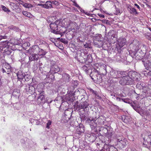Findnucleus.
Here are the masks:
<instances>
[{
    "mask_svg": "<svg viewBox=\"0 0 151 151\" xmlns=\"http://www.w3.org/2000/svg\"><path fill=\"white\" fill-rule=\"evenodd\" d=\"M105 120L103 116L98 115V117L96 116L88 118L86 120V122L89 124L91 128H95L96 127L97 125H104Z\"/></svg>",
    "mask_w": 151,
    "mask_h": 151,
    "instance_id": "nucleus-1",
    "label": "nucleus"
},
{
    "mask_svg": "<svg viewBox=\"0 0 151 151\" xmlns=\"http://www.w3.org/2000/svg\"><path fill=\"white\" fill-rule=\"evenodd\" d=\"M98 66H99L98 64H95L94 67V69H93L90 74V76L91 79L95 82L99 81L101 79V75L99 72L98 70L97 69H98Z\"/></svg>",
    "mask_w": 151,
    "mask_h": 151,
    "instance_id": "nucleus-2",
    "label": "nucleus"
},
{
    "mask_svg": "<svg viewBox=\"0 0 151 151\" xmlns=\"http://www.w3.org/2000/svg\"><path fill=\"white\" fill-rule=\"evenodd\" d=\"M142 137L144 140L143 146L148 148L151 147V134L147 133H144L142 134Z\"/></svg>",
    "mask_w": 151,
    "mask_h": 151,
    "instance_id": "nucleus-3",
    "label": "nucleus"
},
{
    "mask_svg": "<svg viewBox=\"0 0 151 151\" xmlns=\"http://www.w3.org/2000/svg\"><path fill=\"white\" fill-rule=\"evenodd\" d=\"M142 61L146 69L148 70L151 68V55L149 53L145 55Z\"/></svg>",
    "mask_w": 151,
    "mask_h": 151,
    "instance_id": "nucleus-4",
    "label": "nucleus"
},
{
    "mask_svg": "<svg viewBox=\"0 0 151 151\" xmlns=\"http://www.w3.org/2000/svg\"><path fill=\"white\" fill-rule=\"evenodd\" d=\"M119 82V83L122 85H132L134 83L133 80L128 76L122 77Z\"/></svg>",
    "mask_w": 151,
    "mask_h": 151,
    "instance_id": "nucleus-5",
    "label": "nucleus"
},
{
    "mask_svg": "<svg viewBox=\"0 0 151 151\" xmlns=\"http://www.w3.org/2000/svg\"><path fill=\"white\" fill-rule=\"evenodd\" d=\"M117 145L120 148H124L127 145V141L122 136L117 137Z\"/></svg>",
    "mask_w": 151,
    "mask_h": 151,
    "instance_id": "nucleus-6",
    "label": "nucleus"
},
{
    "mask_svg": "<svg viewBox=\"0 0 151 151\" xmlns=\"http://www.w3.org/2000/svg\"><path fill=\"white\" fill-rule=\"evenodd\" d=\"M59 23L58 21H56L54 23H51L50 24V27L52 30V32L56 34L61 33L60 30L58 31V24Z\"/></svg>",
    "mask_w": 151,
    "mask_h": 151,
    "instance_id": "nucleus-7",
    "label": "nucleus"
},
{
    "mask_svg": "<svg viewBox=\"0 0 151 151\" xmlns=\"http://www.w3.org/2000/svg\"><path fill=\"white\" fill-rule=\"evenodd\" d=\"M102 130H104V133L107 134V135L109 137H111L113 134V130L110 126H108L107 128L101 127L100 128V131Z\"/></svg>",
    "mask_w": 151,
    "mask_h": 151,
    "instance_id": "nucleus-8",
    "label": "nucleus"
},
{
    "mask_svg": "<svg viewBox=\"0 0 151 151\" xmlns=\"http://www.w3.org/2000/svg\"><path fill=\"white\" fill-rule=\"evenodd\" d=\"M78 102V104H77V107L79 110L81 109H83L84 110L89 105V104L88 102L86 101H83V99H82L80 101L79 103L78 101H76V103Z\"/></svg>",
    "mask_w": 151,
    "mask_h": 151,
    "instance_id": "nucleus-9",
    "label": "nucleus"
},
{
    "mask_svg": "<svg viewBox=\"0 0 151 151\" xmlns=\"http://www.w3.org/2000/svg\"><path fill=\"white\" fill-rule=\"evenodd\" d=\"M99 68L98 71L101 75L105 76L107 74L106 70V65L102 63L99 64Z\"/></svg>",
    "mask_w": 151,
    "mask_h": 151,
    "instance_id": "nucleus-10",
    "label": "nucleus"
},
{
    "mask_svg": "<svg viewBox=\"0 0 151 151\" xmlns=\"http://www.w3.org/2000/svg\"><path fill=\"white\" fill-rule=\"evenodd\" d=\"M60 70V68L57 65L54 66L51 68L50 72L51 74L50 76L51 77V79L52 81L54 80L55 78V76L53 74L58 73Z\"/></svg>",
    "mask_w": 151,
    "mask_h": 151,
    "instance_id": "nucleus-11",
    "label": "nucleus"
},
{
    "mask_svg": "<svg viewBox=\"0 0 151 151\" xmlns=\"http://www.w3.org/2000/svg\"><path fill=\"white\" fill-rule=\"evenodd\" d=\"M139 73L136 72L132 71H130L128 73V76H130V78L133 80V82L134 83V81H138Z\"/></svg>",
    "mask_w": 151,
    "mask_h": 151,
    "instance_id": "nucleus-12",
    "label": "nucleus"
},
{
    "mask_svg": "<svg viewBox=\"0 0 151 151\" xmlns=\"http://www.w3.org/2000/svg\"><path fill=\"white\" fill-rule=\"evenodd\" d=\"M126 42V40L125 39L123 38L122 37H120L118 40V44L117 45H119V48L118 49L117 46V49H118V51L120 53L121 52V48L124 46Z\"/></svg>",
    "mask_w": 151,
    "mask_h": 151,
    "instance_id": "nucleus-13",
    "label": "nucleus"
},
{
    "mask_svg": "<svg viewBox=\"0 0 151 151\" xmlns=\"http://www.w3.org/2000/svg\"><path fill=\"white\" fill-rule=\"evenodd\" d=\"M69 23L67 30L68 32L72 31L73 32H75L76 31L75 28L77 26V24L75 22L71 21Z\"/></svg>",
    "mask_w": 151,
    "mask_h": 151,
    "instance_id": "nucleus-14",
    "label": "nucleus"
},
{
    "mask_svg": "<svg viewBox=\"0 0 151 151\" xmlns=\"http://www.w3.org/2000/svg\"><path fill=\"white\" fill-rule=\"evenodd\" d=\"M146 54H145L141 50L139 49L135 53V56L136 59L138 60L142 59V60L143 59V57L144 55L145 56Z\"/></svg>",
    "mask_w": 151,
    "mask_h": 151,
    "instance_id": "nucleus-15",
    "label": "nucleus"
},
{
    "mask_svg": "<svg viewBox=\"0 0 151 151\" xmlns=\"http://www.w3.org/2000/svg\"><path fill=\"white\" fill-rule=\"evenodd\" d=\"M70 91L71 90L70 89V91H68V96L66 97V99H67V101H73L75 98L74 96L76 95L75 93L76 91H75V92Z\"/></svg>",
    "mask_w": 151,
    "mask_h": 151,
    "instance_id": "nucleus-16",
    "label": "nucleus"
},
{
    "mask_svg": "<svg viewBox=\"0 0 151 151\" xmlns=\"http://www.w3.org/2000/svg\"><path fill=\"white\" fill-rule=\"evenodd\" d=\"M1 70L3 73H5L9 74L11 72V66L9 64H5Z\"/></svg>",
    "mask_w": 151,
    "mask_h": 151,
    "instance_id": "nucleus-17",
    "label": "nucleus"
},
{
    "mask_svg": "<svg viewBox=\"0 0 151 151\" xmlns=\"http://www.w3.org/2000/svg\"><path fill=\"white\" fill-rule=\"evenodd\" d=\"M10 44L8 41L1 42L0 43V50H2L4 48H9Z\"/></svg>",
    "mask_w": 151,
    "mask_h": 151,
    "instance_id": "nucleus-18",
    "label": "nucleus"
},
{
    "mask_svg": "<svg viewBox=\"0 0 151 151\" xmlns=\"http://www.w3.org/2000/svg\"><path fill=\"white\" fill-rule=\"evenodd\" d=\"M78 61L81 63H85L87 61L88 59H86V56L84 54L83 55L82 54H79L77 56Z\"/></svg>",
    "mask_w": 151,
    "mask_h": 151,
    "instance_id": "nucleus-19",
    "label": "nucleus"
},
{
    "mask_svg": "<svg viewBox=\"0 0 151 151\" xmlns=\"http://www.w3.org/2000/svg\"><path fill=\"white\" fill-rule=\"evenodd\" d=\"M111 77L113 78H119L122 77L119 74V71L116 70L112 71L110 72Z\"/></svg>",
    "mask_w": 151,
    "mask_h": 151,
    "instance_id": "nucleus-20",
    "label": "nucleus"
},
{
    "mask_svg": "<svg viewBox=\"0 0 151 151\" xmlns=\"http://www.w3.org/2000/svg\"><path fill=\"white\" fill-rule=\"evenodd\" d=\"M46 100L45 97H38L37 100V102L38 104H43L45 103Z\"/></svg>",
    "mask_w": 151,
    "mask_h": 151,
    "instance_id": "nucleus-21",
    "label": "nucleus"
},
{
    "mask_svg": "<svg viewBox=\"0 0 151 151\" xmlns=\"http://www.w3.org/2000/svg\"><path fill=\"white\" fill-rule=\"evenodd\" d=\"M128 8L129 9L130 13L131 14L135 15L139 14V13L137 11V10L135 8L132 7L131 5H129L128 6Z\"/></svg>",
    "mask_w": 151,
    "mask_h": 151,
    "instance_id": "nucleus-22",
    "label": "nucleus"
},
{
    "mask_svg": "<svg viewBox=\"0 0 151 151\" xmlns=\"http://www.w3.org/2000/svg\"><path fill=\"white\" fill-rule=\"evenodd\" d=\"M70 20H69L68 19H65L62 20L61 24L63 27L67 29L68 25L70 24L69 23H70Z\"/></svg>",
    "mask_w": 151,
    "mask_h": 151,
    "instance_id": "nucleus-23",
    "label": "nucleus"
},
{
    "mask_svg": "<svg viewBox=\"0 0 151 151\" xmlns=\"http://www.w3.org/2000/svg\"><path fill=\"white\" fill-rule=\"evenodd\" d=\"M31 49L32 52L35 54H37L39 50H40V48L38 46L35 45L32 46Z\"/></svg>",
    "mask_w": 151,
    "mask_h": 151,
    "instance_id": "nucleus-24",
    "label": "nucleus"
},
{
    "mask_svg": "<svg viewBox=\"0 0 151 151\" xmlns=\"http://www.w3.org/2000/svg\"><path fill=\"white\" fill-rule=\"evenodd\" d=\"M43 7L47 9L52 8L51 2L50 1H47L45 4L43 5Z\"/></svg>",
    "mask_w": 151,
    "mask_h": 151,
    "instance_id": "nucleus-25",
    "label": "nucleus"
},
{
    "mask_svg": "<svg viewBox=\"0 0 151 151\" xmlns=\"http://www.w3.org/2000/svg\"><path fill=\"white\" fill-rule=\"evenodd\" d=\"M22 13L23 15L29 18L33 19L34 18V16L29 12L27 11H23Z\"/></svg>",
    "mask_w": 151,
    "mask_h": 151,
    "instance_id": "nucleus-26",
    "label": "nucleus"
},
{
    "mask_svg": "<svg viewBox=\"0 0 151 151\" xmlns=\"http://www.w3.org/2000/svg\"><path fill=\"white\" fill-rule=\"evenodd\" d=\"M94 43L95 45L98 47H100L102 46V41L100 40H98L97 41V38L94 41Z\"/></svg>",
    "mask_w": 151,
    "mask_h": 151,
    "instance_id": "nucleus-27",
    "label": "nucleus"
},
{
    "mask_svg": "<svg viewBox=\"0 0 151 151\" xmlns=\"http://www.w3.org/2000/svg\"><path fill=\"white\" fill-rule=\"evenodd\" d=\"M63 78L66 82H68L70 76L69 74L65 73L63 75Z\"/></svg>",
    "mask_w": 151,
    "mask_h": 151,
    "instance_id": "nucleus-28",
    "label": "nucleus"
},
{
    "mask_svg": "<svg viewBox=\"0 0 151 151\" xmlns=\"http://www.w3.org/2000/svg\"><path fill=\"white\" fill-rule=\"evenodd\" d=\"M24 73H23L21 72H18L17 74L18 79L20 81L23 79L24 77Z\"/></svg>",
    "mask_w": 151,
    "mask_h": 151,
    "instance_id": "nucleus-29",
    "label": "nucleus"
},
{
    "mask_svg": "<svg viewBox=\"0 0 151 151\" xmlns=\"http://www.w3.org/2000/svg\"><path fill=\"white\" fill-rule=\"evenodd\" d=\"M46 53V51L44 50H43L40 49V50H39V52L37 53V55L39 56L40 55H45Z\"/></svg>",
    "mask_w": 151,
    "mask_h": 151,
    "instance_id": "nucleus-30",
    "label": "nucleus"
},
{
    "mask_svg": "<svg viewBox=\"0 0 151 151\" xmlns=\"http://www.w3.org/2000/svg\"><path fill=\"white\" fill-rule=\"evenodd\" d=\"M12 94L15 96H19L20 95L19 90L17 89L14 90Z\"/></svg>",
    "mask_w": 151,
    "mask_h": 151,
    "instance_id": "nucleus-31",
    "label": "nucleus"
},
{
    "mask_svg": "<svg viewBox=\"0 0 151 151\" xmlns=\"http://www.w3.org/2000/svg\"><path fill=\"white\" fill-rule=\"evenodd\" d=\"M71 1L73 2V5L77 7L78 9H80L81 8V7L79 5L77 4L76 1L74 0H71Z\"/></svg>",
    "mask_w": 151,
    "mask_h": 151,
    "instance_id": "nucleus-32",
    "label": "nucleus"
},
{
    "mask_svg": "<svg viewBox=\"0 0 151 151\" xmlns=\"http://www.w3.org/2000/svg\"><path fill=\"white\" fill-rule=\"evenodd\" d=\"M38 91L40 93L38 97H45V92L43 90Z\"/></svg>",
    "mask_w": 151,
    "mask_h": 151,
    "instance_id": "nucleus-33",
    "label": "nucleus"
},
{
    "mask_svg": "<svg viewBox=\"0 0 151 151\" xmlns=\"http://www.w3.org/2000/svg\"><path fill=\"white\" fill-rule=\"evenodd\" d=\"M82 70L84 71L86 73H88L89 69L86 66L84 65L82 68Z\"/></svg>",
    "mask_w": 151,
    "mask_h": 151,
    "instance_id": "nucleus-34",
    "label": "nucleus"
},
{
    "mask_svg": "<svg viewBox=\"0 0 151 151\" xmlns=\"http://www.w3.org/2000/svg\"><path fill=\"white\" fill-rule=\"evenodd\" d=\"M24 78L25 81H29L31 79L30 76L28 75H24Z\"/></svg>",
    "mask_w": 151,
    "mask_h": 151,
    "instance_id": "nucleus-35",
    "label": "nucleus"
},
{
    "mask_svg": "<svg viewBox=\"0 0 151 151\" xmlns=\"http://www.w3.org/2000/svg\"><path fill=\"white\" fill-rule=\"evenodd\" d=\"M1 7L3 10L4 12H10V10H9V9L7 8L3 5H2Z\"/></svg>",
    "mask_w": 151,
    "mask_h": 151,
    "instance_id": "nucleus-36",
    "label": "nucleus"
},
{
    "mask_svg": "<svg viewBox=\"0 0 151 151\" xmlns=\"http://www.w3.org/2000/svg\"><path fill=\"white\" fill-rule=\"evenodd\" d=\"M113 32H114V31L113 30L110 31L108 33V35L109 37L110 36H111V37H109V38H112V37H113V38L114 37L115 35H111Z\"/></svg>",
    "mask_w": 151,
    "mask_h": 151,
    "instance_id": "nucleus-37",
    "label": "nucleus"
},
{
    "mask_svg": "<svg viewBox=\"0 0 151 151\" xmlns=\"http://www.w3.org/2000/svg\"><path fill=\"white\" fill-rule=\"evenodd\" d=\"M54 18L53 17H49L47 18V21L49 23H52V22H53V19L52 18Z\"/></svg>",
    "mask_w": 151,
    "mask_h": 151,
    "instance_id": "nucleus-38",
    "label": "nucleus"
},
{
    "mask_svg": "<svg viewBox=\"0 0 151 151\" xmlns=\"http://www.w3.org/2000/svg\"><path fill=\"white\" fill-rule=\"evenodd\" d=\"M33 58H34V60H37L39 59V55L37 54H35L34 55H33Z\"/></svg>",
    "mask_w": 151,
    "mask_h": 151,
    "instance_id": "nucleus-39",
    "label": "nucleus"
},
{
    "mask_svg": "<svg viewBox=\"0 0 151 151\" xmlns=\"http://www.w3.org/2000/svg\"><path fill=\"white\" fill-rule=\"evenodd\" d=\"M70 90H71L70 91H73V92H74V90L75 89V88L74 86H70L69 87H68V91H70Z\"/></svg>",
    "mask_w": 151,
    "mask_h": 151,
    "instance_id": "nucleus-40",
    "label": "nucleus"
},
{
    "mask_svg": "<svg viewBox=\"0 0 151 151\" xmlns=\"http://www.w3.org/2000/svg\"><path fill=\"white\" fill-rule=\"evenodd\" d=\"M52 122L51 121L49 120L48 121L47 123L46 124V127L48 129L50 128V126Z\"/></svg>",
    "mask_w": 151,
    "mask_h": 151,
    "instance_id": "nucleus-41",
    "label": "nucleus"
},
{
    "mask_svg": "<svg viewBox=\"0 0 151 151\" xmlns=\"http://www.w3.org/2000/svg\"><path fill=\"white\" fill-rule=\"evenodd\" d=\"M126 72H120L119 71V74L120 75L122 76L121 77H124V76H125L126 74H125Z\"/></svg>",
    "mask_w": 151,
    "mask_h": 151,
    "instance_id": "nucleus-42",
    "label": "nucleus"
},
{
    "mask_svg": "<svg viewBox=\"0 0 151 151\" xmlns=\"http://www.w3.org/2000/svg\"><path fill=\"white\" fill-rule=\"evenodd\" d=\"M51 3L52 4H54L56 6H58V5H59V3L58 1H52Z\"/></svg>",
    "mask_w": 151,
    "mask_h": 151,
    "instance_id": "nucleus-43",
    "label": "nucleus"
},
{
    "mask_svg": "<svg viewBox=\"0 0 151 151\" xmlns=\"http://www.w3.org/2000/svg\"><path fill=\"white\" fill-rule=\"evenodd\" d=\"M77 130L79 131L80 132V134L83 132L84 131V129L83 128L78 127V128L77 129Z\"/></svg>",
    "mask_w": 151,
    "mask_h": 151,
    "instance_id": "nucleus-44",
    "label": "nucleus"
},
{
    "mask_svg": "<svg viewBox=\"0 0 151 151\" xmlns=\"http://www.w3.org/2000/svg\"><path fill=\"white\" fill-rule=\"evenodd\" d=\"M90 92L92 93L93 94L96 96L97 94V92L96 91H94L92 89H90Z\"/></svg>",
    "mask_w": 151,
    "mask_h": 151,
    "instance_id": "nucleus-45",
    "label": "nucleus"
},
{
    "mask_svg": "<svg viewBox=\"0 0 151 151\" xmlns=\"http://www.w3.org/2000/svg\"><path fill=\"white\" fill-rule=\"evenodd\" d=\"M86 118V114L84 113L82 114L81 119H85Z\"/></svg>",
    "mask_w": 151,
    "mask_h": 151,
    "instance_id": "nucleus-46",
    "label": "nucleus"
},
{
    "mask_svg": "<svg viewBox=\"0 0 151 151\" xmlns=\"http://www.w3.org/2000/svg\"><path fill=\"white\" fill-rule=\"evenodd\" d=\"M21 1V3H22V5H23V6L25 8H27V3H24L23 1Z\"/></svg>",
    "mask_w": 151,
    "mask_h": 151,
    "instance_id": "nucleus-47",
    "label": "nucleus"
},
{
    "mask_svg": "<svg viewBox=\"0 0 151 151\" xmlns=\"http://www.w3.org/2000/svg\"><path fill=\"white\" fill-rule=\"evenodd\" d=\"M145 37L151 41V36L150 34H149V35H146Z\"/></svg>",
    "mask_w": 151,
    "mask_h": 151,
    "instance_id": "nucleus-48",
    "label": "nucleus"
},
{
    "mask_svg": "<svg viewBox=\"0 0 151 151\" xmlns=\"http://www.w3.org/2000/svg\"><path fill=\"white\" fill-rule=\"evenodd\" d=\"M33 55H31L29 57V60L31 61H33L34 60V58H33Z\"/></svg>",
    "mask_w": 151,
    "mask_h": 151,
    "instance_id": "nucleus-49",
    "label": "nucleus"
},
{
    "mask_svg": "<svg viewBox=\"0 0 151 151\" xmlns=\"http://www.w3.org/2000/svg\"><path fill=\"white\" fill-rule=\"evenodd\" d=\"M84 14L87 15L91 17H92V15H93V14L89 13L86 12H85Z\"/></svg>",
    "mask_w": 151,
    "mask_h": 151,
    "instance_id": "nucleus-50",
    "label": "nucleus"
},
{
    "mask_svg": "<svg viewBox=\"0 0 151 151\" xmlns=\"http://www.w3.org/2000/svg\"><path fill=\"white\" fill-rule=\"evenodd\" d=\"M134 5L136 6H137V8L139 10H141V8L140 7V6H139V5H138L137 4H134Z\"/></svg>",
    "mask_w": 151,
    "mask_h": 151,
    "instance_id": "nucleus-51",
    "label": "nucleus"
},
{
    "mask_svg": "<svg viewBox=\"0 0 151 151\" xmlns=\"http://www.w3.org/2000/svg\"><path fill=\"white\" fill-rule=\"evenodd\" d=\"M101 151H109V150L107 148L106 149L105 147H104L101 150Z\"/></svg>",
    "mask_w": 151,
    "mask_h": 151,
    "instance_id": "nucleus-52",
    "label": "nucleus"
},
{
    "mask_svg": "<svg viewBox=\"0 0 151 151\" xmlns=\"http://www.w3.org/2000/svg\"><path fill=\"white\" fill-rule=\"evenodd\" d=\"M32 7H33V6H32V5H31V4H28V3L27 4V8H31Z\"/></svg>",
    "mask_w": 151,
    "mask_h": 151,
    "instance_id": "nucleus-53",
    "label": "nucleus"
},
{
    "mask_svg": "<svg viewBox=\"0 0 151 151\" xmlns=\"http://www.w3.org/2000/svg\"><path fill=\"white\" fill-rule=\"evenodd\" d=\"M84 47L85 48H87L88 47H89V45L87 43H86L84 45Z\"/></svg>",
    "mask_w": 151,
    "mask_h": 151,
    "instance_id": "nucleus-54",
    "label": "nucleus"
},
{
    "mask_svg": "<svg viewBox=\"0 0 151 151\" xmlns=\"http://www.w3.org/2000/svg\"><path fill=\"white\" fill-rule=\"evenodd\" d=\"M98 15L101 17L104 18L105 17L104 15L102 14H98Z\"/></svg>",
    "mask_w": 151,
    "mask_h": 151,
    "instance_id": "nucleus-55",
    "label": "nucleus"
},
{
    "mask_svg": "<svg viewBox=\"0 0 151 151\" xmlns=\"http://www.w3.org/2000/svg\"><path fill=\"white\" fill-rule=\"evenodd\" d=\"M144 3L149 8L151 9V6L148 5L146 2H144Z\"/></svg>",
    "mask_w": 151,
    "mask_h": 151,
    "instance_id": "nucleus-56",
    "label": "nucleus"
},
{
    "mask_svg": "<svg viewBox=\"0 0 151 151\" xmlns=\"http://www.w3.org/2000/svg\"><path fill=\"white\" fill-rule=\"evenodd\" d=\"M78 9L80 10V11H81V12H83V13H85V11H84V10H83V9L81 7L80 9Z\"/></svg>",
    "mask_w": 151,
    "mask_h": 151,
    "instance_id": "nucleus-57",
    "label": "nucleus"
},
{
    "mask_svg": "<svg viewBox=\"0 0 151 151\" xmlns=\"http://www.w3.org/2000/svg\"><path fill=\"white\" fill-rule=\"evenodd\" d=\"M13 1H16V2H18L20 4H22V3H21V1H22L20 0H13Z\"/></svg>",
    "mask_w": 151,
    "mask_h": 151,
    "instance_id": "nucleus-58",
    "label": "nucleus"
},
{
    "mask_svg": "<svg viewBox=\"0 0 151 151\" xmlns=\"http://www.w3.org/2000/svg\"><path fill=\"white\" fill-rule=\"evenodd\" d=\"M116 99H117V100L118 101H120L121 100H122L121 98H120L119 97H118L116 98Z\"/></svg>",
    "mask_w": 151,
    "mask_h": 151,
    "instance_id": "nucleus-59",
    "label": "nucleus"
},
{
    "mask_svg": "<svg viewBox=\"0 0 151 151\" xmlns=\"http://www.w3.org/2000/svg\"><path fill=\"white\" fill-rule=\"evenodd\" d=\"M127 117H126L125 118V119H124V122H125V123H127Z\"/></svg>",
    "mask_w": 151,
    "mask_h": 151,
    "instance_id": "nucleus-60",
    "label": "nucleus"
},
{
    "mask_svg": "<svg viewBox=\"0 0 151 151\" xmlns=\"http://www.w3.org/2000/svg\"><path fill=\"white\" fill-rule=\"evenodd\" d=\"M1 78H0V85H1Z\"/></svg>",
    "mask_w": 151,
    "mask_h": 151,
    "instance_id": "nucleus-61",
    "label": "nucleus"
},
{
    "mask_svg": "<svg viewBox=\"0 0 151 151\" xmlns=\"http://www.w3.org/2000/svg\"><path fill=\"white\" fill-rule=\"evenodd\" d=\"M148 29L151 32V28H150V27H148Z\"/></svg>",
    "mask_w": 151,
    "mask_h": 151,
    "instance_id": "nucleus-62",
    "label": "nucleus"
},
{
    "mask_svg": "<svg viewBox=\"0 0 151 151\" xmlns=\"http://www.w3.org/2000/svg\"><path fill=\"white\" fill-rule=\"evenodd\" d=\"M150 83H151V78L150 79Z\"/></svg>",
    "mask_w": 151,
    "mask_h": 151,
    "instance_id": "nucleus-63",
    "label": "nucleus"
}]
</instances>
